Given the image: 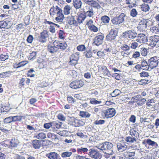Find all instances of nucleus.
I'll return each instance as SVG.
<instances>
[{"instance_id":"obj_46","label":"nucleus","mask_w":159,"mask_h":159,"mask_svg":"<svg viewBox=\"0 0 159 159\" xmlns=\"http://www.w3.org/2000/svg\"><path fill=\"white\" fill-rule=\"evenodd\" d=\"M77 49L78 51L82 52L85 50L86 48L84 45L82 44L78 46L77 47Z\"/></svg>"},{"instance_id":"obj_1","label":"nucleus","mask_w":159,"mask_h":159,"mask_svg":"<svg viewBox=\"0 0 159 159\" xmlns=\"http://www.w3.org/2000/svg\"><path fill=\"white\" fill-rule=\"evenodd\" d=\"M125 16L124 13H122L118 16L113 17L111 19V21L113 25H118L124 22Z\"/></svg>"},{"instance_id":"obj_38","label":"nucleus","mask_w":159,"mask_h":159,"mask_svg":"<svg viewBox=\"0 0 159 159\" xmlns=\"http://www.w3.org/2000/svg\"><path fill=\"white\" fill-rule=\"evenodd\" d=\"M141 9L143 11L146 12L149 11L150 8L148 4L144 3L142 5Z\"/></svg>"},{"instance_id":"obj_61","label":"nucleus","mask_w":159,"mask_h":159,"mask_svg":"<svg viewBox=\"0 0 159 159\" xmlns=\"http://www.w3.org/2000/svg\"><path fill=\"white\" fill-rule=\"evenodd\" d=\"M113 154V152L112 151H111V152L110 153L105 152L103 156L106 158H109Z\"/></svg>"},{"instance_id":"obj_64","label":"nucleus","mask_w":159,"mask_h":159,"mask_svg":"<svg viewBox=\"0 0 159 159\" xmlns=\"http://www.w3.org/2000/svg\"><path fill=\"white\" fill-rule=\"evenodd\" d=\"M6 28L9 29L11 26L12 25V23L10 21H6Z\"/></svg>"},{"instance_id":"obj_62","label":"nucleus","mask_w":159,"mask_h":159,"mask_svg":"<svg viewBox=\"0 0 159 159\" xmlns=\"http://www.w3.org/2000/svg\"><path fill=\"white\" fill-rule=\"evenodd\" d=\"M26 64V63L25 61H22L21 62L18 63L17 65L18 66L16 67L17 68L20 67L21 66H25Z\"/></svg>"},{"instance_id":"obj_63","label":"nucleus","mask_w":159,"mask_h":159,"mask_svg":"<svg viewBox=\"0 0 159 159\" xmlns=\"http://www.w3.org/2000/svg\"><path fill=\"white\" fill-rule=\"evenodd\" d=\"M33 39V36L32 35H29L27 37V41L30 43H31Z\"/></svg>"},{"instance_id":"obj_43","label":"nucleus","mask_w":159,"mask_h":159,"mask_svg":"<svg viewBox=\"0 0 159 159\" xmlns=\"http://www.w3.org/2000/svg\"><path fill=\"white\" fill-rule=\"evenodd\" d=\"M12 120L13 122L16 121H20L21 120L22 116H12Z\"/></svg>"},{"instance_id":"obj_48","label":"nucleus","mask_w":159,"mask_h":159,"mask_svg":"<svg viewBox=\"0 0 159 159\" xmlns=\"http://www.w3.org/2000/svg\"><path fill=\"white\" fill-rule=\"evenodd\" d=\"M130 15L133 17H136L138 14V12L135 9H133L130 11Z\"/></svg>"},{"instance_id":"obj_51","label":"nucleus","mask_w":159,"mask_h":159,"mask_svg":"<svg viewBox=\"0 0 159 159\" xmlns=\"http://www.w3.org/2000/svg\"><path fill=\"white\" fill-rule=\"evenodd\" d=\"M8 58V56L7 55L1 54L0 55L1 61H4Z\"/></svg>"},{"instance_id":"obj_52","label":"nucleus","mask_w":159,"mask_h":159,"mask_svg":"<svg viewBox=\"0 0 159 159\" xmlns=\"http://www.w3.org/2000/svg\"><path fill=\"white\" fill-rule=\"evenodd\" d=\"M105 121L104 120H96L94 122V124L96 125H102L104 123Z\"/></svg>"},{"instance_id":"obj_22","label":"nucleus","mask_w":159,"mask_h":159,"mask_svg":"<svg viewBox=\"0 0 159 159\" xmlns=\"http://www.w3.org/2000/svg\"><path fill=\"white\" fill-rule=\"evenodd\" d=\"M10 146L11 147H16L19 143V141L17 139H12L10 142Z\"/></svg>"},{"instance_id":"obj_33","label":"nucleus","mask_w":159,"mask_h":159,"mask_svg":"<svg viewBox=\"0 0 159 159\" xmlns=\"http://www.w3.org/2000/svg\"><path fill=\"white\" fill-rule=\"evenodd\" d=\"M48 50L51 53H55L58 51L57 50V48H55L53 46H48Z\"/></svg>"},{"instance_id":"obj_28","label":"nucleus","mask_w":159,"mask_h":159,"mask_svg":"<svg viewBox=\"0 0 159 159\" xmlns=\"http://www.w3.org/2000/svg\"><path fill=\"white\" fill-rule=\"evenodd\" d=\"M101 20L102 22L104 24H107L109 23L110 20V18L107 16L105 15L101 17Z\"/></svg>"},{"instance_id":"obj_11","label":"nucleus","mask_w":159,"mask_h":159,"mask_svg":"<svg viewBox=\"0 0 159 159\" xmlns=\"http://www.w3.org/2000/svg\"><path fill=\"white\" fill-rule=\"evenodd\" d=\"M48 33V32L46 30H44L40 33L39 39L40 42L44 43L46 42L47 38L49 37Z\"/></svg>"},{"instance_id":"obj_47","label":"nucleus","mask_w":159,"mask_h":159,"mask_svg":"<svg viewBox=\"0 0 159 159\" xmlns=\"http://www.w3.org/2000/svg\"><path fill=\"white\" fill-rule=\"evenodd\" d=\"M89 28L94 32H97L98 30V28L93 25L89 26Z\"/></svg>"},{"instance_id":"obj_37","label":"nucleus","mask_w":159,"mask_h":159,"mask_svg":"<svg viewBox=\"0 0 159 159\" xmlns=\"http://www.w3.org/2000/svg\"><path fill=\"white\" fill-rule=\"evenodd\" d=\"M121 91L119 89H116L111 93V96L113 97H116L120 95Z\"/></svg>"},{"instance_id":"obj_8","label":"nucleus","mask_w":159,"mask_h":159,"mask_svg":"<svg viewBox=\"0 0 159 159\" xmlns=\"http://www.w3.org/2000/svg\"><path fill=\"white\" fill-rule=\"evenodd\" d=\"M84 12L85 18L87 17H92L94 15L93 8L91 6H86L84 10Z\"/></svg>"},{"instance_id":"obj_9","label":"nucleus","mask_w":159,"mask_h":159,"mask_svg":"<svg viewBox=\"0 0 159 159\" xmlns=\"http://www.w3.org/2000/svg\"><path fill=\"white\" fill-rule=\"evenodd\" d=\"M148 63L151 69H153L158 65V59L157 57H152L148 60Z\"/></svg>"},{"instance_id":"obj_27","label":"nucleus","mask_w":159,"mask_h":159,"mask_svg":"<svg viewBox=\"0 0 159 159\" xmlns=\"http://www.w3.org/2000/svg\"><path fill=\"white\" fill-rule=\"evenodd\" d=\"M130 135L131 136V137L135 138V139H137L138 137L139 136V134L138 133L133 129H131L130 131Z\"/></svg>"},{"instance_id":"obj_42","label":"nucleus","mask_w":159,"mask_h":159,"mask_svg":"<svg viewBox=\"0 0 159 159\" xmlns=\"http://www.w3.org/2000/svg\"><path fill=\"white\" fill-rule=\"evenodd\" d=\"M67 46V45L65 42L63 43H61V42L59 46L60 48L62 50L66 49Z\"/></svg>"},{"instance_id":"obj_55","label":"nucleus","mask_w":159,"mask_h":159,"mask_svg":"<svg viewBox=\"0 0 159 159\" xmlns=\"http://www.w3.org/2000/svg\"><path fill=\"white\" fill-rule=\"evenodd\" d=\"M75 118L74 117H68L67 120L69 122V123L70 124L73 125L74 121L75 120Z\"/></svg>"},{"instance_id":"obj_60","label":"nucleus","mask_w":159,"mask_h":159,"mask_svg":"<svg viewBox=\"0 0 159 159\" xmlns=\"http://www.w3.org/2000/svg\"><path fill=\"white\" fill-rule=\"evenodd\" d=\"M6 21H0V28H6Z\"/></svg>"},{"instance_id":"obj_31","label":"nucleus","mask_w":159,"mask_h":159,"mask_svg":"<svg viewBox=\"0 0 159 159\" xmlns=\"http://www.w3.org/2000/svg\"><path fill=\"white\" fill-rule=\"evenodd\" d=\"M102 72L104 75L109 76L110 74L109 71L108 70L107 67L105 66H102Z\"/></svg>"},{"instance_id":"obj_6","label":"nucleus","mask_w":159,"mask_h":159,"mask_svg":"<svg viewBox=\"0 0 159 159\" xmlns=\"http://www.w3.org/2000/svg\"><path fill=\"white\" fill-rule=\"evenodd\" d=\"M123 34L124 37H127L130 39L135 38L137 34L136 32L133 30L126 31L123 32Z\"/></svg>"},{"instance_id":"obj_20","label":"nucleus","mask_w":159,"mask_h":159,"mask_svg":"<svg viewBox=\"0 0 159 159\" xmlns=\"http://www.w3.org/2000/svg\"><path fill=\"white\" fill-rule=\"evenodd\" d=\"M32 145L35 149H39L41 146V142L37 140H34L32 142Z\"/></svg>"},{"instance_id":"obj_59","label":"nucleus","mask_w":159,"mask_h":159,"mask_svg":"<svg viewBox=\"0 0 159 159\" xmlns=\"http://www.w3.org/2000/svg\"><path fill=\"white\" fill-rule=\"evenodd\" d=\"M85 55L87 58H90L92 57V52L91 50H89L87 52Z\"/></svg>"},{"instance_id":"obj_45","label":"nucleus","mask_w":159,"mask_h":159,"mask_svg":"<svg viewBox=\"0 0 159 159\" xmlns=\"http://www.w3.org/2000/svg\"><path fill=\"white\" fill-rule=\"evenodd\" d=\"M78 152L80 153L82 152H86L89 151V149L87 148L81 147L80 148H78L77 150Z\"/></svg>"},{"instance_id":"obj_24","label":"nucleus","mask_w":159,"mask_h":159,"mask_svg":"<svg viewBox=\"0 0 159 159\" xmlns=\"http://www.w3.org/2000/svg\"><path fill=\"white\" fill-rule=\"evenodd\" d=\"M84 124L85 123L83 121L75 119L73 125H74L75 127H78L83 126Z\"/></svg>"},{"instance_id":"obj_29","label":"nucleus","mask_w":159,"mask_h":159,"mask_svg":"<svg viewBox=\"0 0 159 159\" xmlns=\"http://www.w3.org/2000/svg\"><path fill=\"white\" fill-rule=\"evenodd\" d=\"M80 53L76 52L75 54H72L70 57V59H72L78 61L79 59Z\"/></svg>"},{"instance_id":"obj_16","label":"nucleus","mask_w":159,"mask_h":159,"mask_svg":"<svg viewBox=\"0 0 159 159\" xmlns=\"http://www.w3.org/2000/svg\"><path fill=\"white\" fill-rule=\"evenodd\" d=\"M75 17L76 20V22L77 23L78 26L80 24L82 23L85 18L84 15L82 13L80 14L78 16H75Z\"/></svg>"},{"instance_id":"obj_3","label":"nucleus","mask_w":159,"mask_h":159,"mask_svg":"<svg viewBox=\"0 0 159 159\" xmlns=\"http://www.w3.org/2000/svg\"><path fill=\"white\" fill-rule=\"evenodd\" d=\"M88 155L89 157L95 159H100L102 157L99 151L93 148L89 150Z\"/></svg>"},{"instance_id":"obj_30","label":"nucleus","mask_w":159,"mask_h":159,"mask_svg":"<svg viewBox=\"0 0 159 159\" xmlns=\"http://www.w3.org/2000/svg\"><path fill=\"white\" fill-rule=\"evenodd\" d=\"M57 16L55 20L58 22L61 23L62 22L63 19L64 18V15L63 14H57Z\"/></svg>"},{"instance_id":"obj_25","label":"nucleus","mask_w":159,"mask_h":159,"mask_svg":"<svg viewBox=\"0 0 159 159\" xmlns=\"http://www.w3.org/2000/svg\"><path fill=\"white\" fill-rule=\"evenodd\" d=\"M68 23L71 25H73L75 26H78L75 16H72L68 20Z\"/></svg>"},{"instance_id":"obj_23","label":"nucleus","mask_w":159,"mask_h":159,"mask_svg":"<svg viewBox=\"0 0 159 159\" xmlns=\"http://www.w3.org/2000/svg\"><path fill=\"white\" fill-rule=\"evenodd\" d=\"M82 5V2L81 0H74L73 5L76 9L81 8Z\"/></svg>"},{"instance_id":"obj_40","label":"nucleus","mask_w":159,"mask_h":159,"mask_svg":"<svg viewBox=\"0 0 159 159\" xmlns=\"http://www.w3.org/2000/svg\"><path fill=\"white\" fill-rule=\"evenodd\" d=\"M147 25H142L139 24V26L138 27V28L139 30L140 31L143 32V31L145 30L147 28Z\"/></svg>"},{"instance_id":"obj_56","label":"nucleus","mask_w":159,"mask_h":159,"mask_svg":"<svg viewBox=\"0 0 159 159\" xmlns=\"http://www.w3.org/2000/svg\"><path fill=\"white\" fill-rule=\"evenodd\" d=\"M34 72V70L32 68L30 69L28 71L27 75L28 76H30L31 77H34V74H31V73Z\"/></svg>"},{"instance_id":"obj_17","label":"nucleus","mask_w":159,"mask_h":159,"mask_svg":"<svg viewBox=\"0 0 159 159\" xmlns=\"http://www.w3.org/2000/svg\"><path fill=\"white\" fill-rule=\"evenodd\" d=\"M117 147L118 151L120 152H123L128 149L127 145L124 143H119Z\"/></svg>"},{"instance_id":"obj_13","label":"nucleus","mask_w":159,"mask_h":159,"mask_svg":"<svg viewBox=\"0 0 159 159\" xmlns=\"http://www.w3.org/2000/svg\"><path fill=\"white\" fill-rule=\"evenodd\" d=\"M150 40H151L150 45L151 47H153L156 45L157 43L159 42V36L157 35L153 36L151 37Z\"/></svg>"},{"instance_id":"obj_58","label":"nucleus","mask_w":159,"mask_h":159,"mask_svg":"<svg viewBox=\"0 0 159 159\" xmlns=\"http://www.w3.org/2000/svg\"><path fill=\"white\" fill-rule=\"evenodd\" d=\"M45 129H49L50 128H52V122L49 123H45L43 125Z\"/></svg>"},{"instance_id":"obj_4","label":"nucleus","mask_w":159,"mask_h":159,"mask_svg":"<svg viewBox=\"0 0 159 159\" xmlns=\"http://www.w3.org/2000/svg\"><path fill=\"white\" fill-rule=\"evenodd\" d=\"M104 38V36L103 34L102 33H98L94 38L93 43L95 45L99 46L102 43Z\"/></svg>"},{"instance_id":"obj_49","label":"nucleus","mask_w":159,"mask_h":159,"mask_svg":"<svg viewBox=\"0 0 159 159\" xmlns=\"http://www.w3.org/2000/svg\"><path fill=\"white\" fill-rule=\"evenodd\" d=\"M12 116H9L6 118L4 120V122L6 123H10L12 121Z\"/></svg>"},{"instance_id":"obj_7","label":"nucleus","mask_w":159,"mask_h":159,"mask_svg":"<svg viewBox=\"0 0 159 159\" xmlns=\"http://www.w3.org/2000/svg\"><path fill=\"white\" fill-rule=\"evenodd\" d=\"M117 34V31L111 29L110 31L109 34L106 36V39L109 41H111L115 39Z\"/></svg>"},{"instance_id":"obj_26","label":"nucleus","mask_w":159,"mask_h":159,"mask_svg":"<svg viewBox=\"0 0 159 159\" xmlns=\"http://www.w3.org/2000/svg\"><path fill=\"white\" fill-rule=\"evenodd\" d=\"M79 115L81 117L85 118H89L91 115L88 111H80Z\"/></svg>"},{"instance_id":"obj_5","label":"nucleus","mask_w":159,"mask_h":159,"mask_svg":"<svg viewBox=\"0 0 159 159\" xmlns=\"http://www.w3.org/2000/svg\"><path fill=\"white\" fill-rule=\"evenodd\" d=\"M84 85V83L82 80H76L71 82L70 84V86L73 89H77L80 88Z\"/></svg>"},{"instance_id":"obj_12","label":"nucleus","mask_w":159,"mask_h":159,"mask_svg":"<svg viewBox=\"0 0 159 159\" xmlns=\"http://www.w3.org/2000/svg\"><path fill=\"white\" fill-rule=\"evenodd\" d=\"M135 152L133 150L128 149L124 153L125 157L127 158L134 159L135 157Z\"/></svg>"},{"instance_id":"obj_15","label":"nucleus","mask_w":159,"mask_h":159,"mask_svg":"<svg viewBox=\"0 0 159 159\" xmlns=\"http://www.w3.org/2000/svg\"><path fill=\"white\" fill-rule=\"evenodd\" d=\"M87 3L90 5L91 7H92L97 8V9H100L101 8V7L100 5L96 1L93 0H87Z\"/></svg>"},{"instance_id":"obj_2","label":"nucleus","mask_w":159,"mask_h":159,"mask_svg":"<svg viewBox=\"0 0 159 159\" xmlns=\"http://www.w3.org/2000/svg\"><path fill=\"white\" fill-rule=\"evenodd\" d=\"M113 146L111 143L108 142H105L100 143L96 147L99 149L101 150H111Z\"/></svg>"},{"instance_id":"obj_32","label":"nucleus","mask_w":159,"mask_h":159,"mask_svg":"<svg viewBox=\"0 0 159 159\" xmlns=\"http://www.w3.org/2000/svg\"><path fill=\"white\" fill-rule=\"evenodd\" d=\"M146 143L148 144V145L152 146L155 147H157L158 146V144L157 143L152 141L150 139H147Z\"/></svg>"},{"instance_id":"obj_35","label":"nucleus","mask_w":159,"mask_h":159,"mask_svg":"<svg viewBox=\"0 0 159 159\" xmlns=\"http://www.w3.org/2000/svg\"><path fill=\"white\" fill-rule=\"evenodd\" d=\"M35 136L36 138L39 139H43L46 138V135L45 133L41 132L38 134H35Z\"/></svg>"},{"instance_id":"obj_53","label":"nucleus","mask_w":159,"mask_h":159,"mask_svg":"<svg viewBox=\"0 0 159 159\" xmlns=\"http://www.w3.org/2000/svg\"><path fill=\"white\" fill-rule=\"evenodd\" d=\"M141 77H148L149 76V74L148 72L145 71H143L139 73Z\"/></svg>"},{"instance_id":"obj_18","label":"nucleus","mask_w":159,"mask_h":159,"mask_svg":"<svg viewBox=\"0 0 159 159\" xmlns=\"http://www.w3.org/2000/svg\"><path fill=\"white\" fill-rule=\"evenodd\" d=\"M138 37L139 39L138 40L141 43H144L148 41L147 37L143 34H139Z\"/></svg>"},{"instance_id":"obj_21","label":"nucleus","mask_w":159,"mask_h":159,"mask_svg":"<svg viewBox=\"0 0 159 159\" xmlns=\"http://www.w3.org/2000/svg\"><path fill=\"white\" fill-rule=\"evenodd\" d=\"M141 65L142 69L145 70H148L149 67H150L149 63L148 64L147 62L145 60H144L141 62Z\"/></svg>"},{"instance_id":"obj_44","label":"nucleus","mask_w":159,"mask_h":159,"mask_svg":"<svg viewBox=\"0 0 159 159\" xmlns=\"http://www.w3.org/2000/svg\"><path fill=\"white\" fill-rule=\"evenodd\" d=\"M120 48L123 51H129L130 49V47L127 45L124 44L121 46Z\"/></svg>"},{"instance_id":"obj_57","label":"nucleus","mask_w":159,"mask_h":159,"mask_svg":"<svg viewBox=\"0 0 159 159\" xmlns=\"http://www.w3.org/2000/svg\"><path fill=\"white\" fill-rule=\"evenodd\" d=\"M58 119L61 121H64L66 119L65 117L62 114H59L57 116Z\"/></svg>"},{"instance_id":"obj_14","label":"nucleus","mask_w":159,"mask_h":159,"mask_svg":"<svg viewBox=\"0 0 159 159\" xmlns=\"http://www.w3.org/2000/svg\"><path fill=\"white\" fill-rule=\"evenodd\" d=\"M46 156L49 159H60V157L59 155L55 152H49L47 154Z\"/></svg>"},{"instance_id":"obj_41","label":"nucleus","mask_w":159,"mask_h":159,"mask_svg":"<svg viewBox=\"0 0 159 159\" xmlns=\"http://www.w3.org/2000/svg\"><path fill=\"white\" fill-rule=\"evenodd\" d=\"M90 102L92 104L96 105L101 103L102 101L100 100L98 101L95 98H93L91 99Z\"/></svg>"},{"instance_id":"obj_19","label":"nucleus","mask_w":159,"mask_h":159,"mask_svg":"<svg viewBox=\"0 0 159 159\" xmlns=\"http://www.w3.org/2000/svg\"><path fill=\"white\" fill-rule=\"evenodd\" d=\"M52 128L55 130L61 128L62 125V123L58 121L52 122Z\"/></svg>"},{"instance_id":"obj_54","label":"nucleus","mask_w":159,"mask_h":159,"mask_svg":"<svg viewBox=\"0 0 159 159\" xmlns=\"http://www.w3.org/2000/svg\"><path fill=\"white\" fill-rule=\"evenodd\" d=\"M141 55L144 56H146L147 54V52L146 48H141Z\"/></svg>"},{"instance_id":"obj_10","label":"nucleus","mask_w":159,"mask_h":159,"mask_svg":"<svg viewBox=\"0 0 159 159\" xmlns=\"http://www.w3.org/2000/svg\"><path fill=\"white\" fill-rule=\"evenodd\" d=\"M105 116L107 118H111L113 116L116 114V110L113 108L107 109L104 111Z\"/></svg>"},{"instance_id":"obj_39","label":"nucleus","mask_w":159,"mask_h":159,"mask_svg":"<svg viewBox=\"0 0 159 159\" xmlns=\"http://www.w3.org/2000/svg\"><path fill=\"white\" fill-rule=\"evenodd\" d=\"M72 154V152H66L61 154V156L63 158H66L70 157Z\"/></svg>"},{"instance_id":"obj_50","label":"nucleus","mask_w":159,"mask_h":159,"mask_svg":"<svg viewBox=\"0 0 159 159\" xmlns=\"http://www.w3.org/2000/svg\"><path fill=\"white\" fill-rule=\"evenodd\" d=\"M36 52H33L31 53L30 54V55L29 56V58L30 59V60H33L36 58Z\"/></svg>"},{"instance_id":"obj_34","label":"nucleus","mask_w":159,"mask_h":159,"mask_svg":"<svg viewBox=\"0 0 159 159\" xmlns=\"http://www.w3.org/2000/svg\"><path fill=\"white\" fill-rule=\"evenodd\" d=\"M125 140L127 142L132 143L134 142H136L137 139H135V138L130 136H128L125 138Z\"/></svg>"},{"instance_id":"obj_36","label":"nucleus","mask_w":159,"mask_h":159,"mask_svg":"<svg viewBox=\"0 0 159 159\" xmlns=\"http://www.w3.org/2000/svg\"><path fill=\"white\" fill-rule=\"evenodd\" d=\"M71 9V7L69 5L65 6L64 8V13L65 15H68L70 13V11Z\"/></svg>"}]
</instances>
